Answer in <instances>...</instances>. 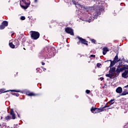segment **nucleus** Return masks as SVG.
I'll return each mask as SVG.
<instances>
[{
  "label": "nucleus",
  "mask_w": 128,
  "mask_h": 128,
  "mask_svg": "<svg viewBox=\"0 0 128 128\" xmlns=\"http://www.w3.org/2000/svg\"><path fill=\"white\" fill-rule=\"evenodd\" d=\"M26 96H40V94H36L30 91H26Z\"/></svg>",
  "instance_id": "7"
},
{
  "label": "nucleus",
  "mask_w": 128,
  "mask_h": 128,
  "mask_svg": "<svg viewBox=\"0 0 128 128\" xmlns=\"http://www.w3.org/2000/svg\"><path fill=\"white\" fill-rule=\"evenodd\" d=\"M34 2L36 3L38 2V0H34Z\"/></svg>",
  "instance_id": "41"
},
{
  "label": "nucleus",
  "mask_w": 128,
  "mask_h": 128,
  "mask_svg": "<svg viewBox=\"0 0 128 128\" xmlns=\"http://www.w3.org/2000/svg\"><path fill=\"white\" fill-rule=\"evenodd\" d=\"M18 118H20V114H18Z\"/></svg>",
  "instance_id": "43"
},
{
  "label": "nucleus",
  "mask_w": 128,
  "mask_h": 128,
  "mask_svg": "<svg viewBox=\"0 0 128 128\" xmlns=\"http://www.w3.org/2000/svg\"><path fill=\"white\" fill-rule=\"evenodd\" d=\"M42 66H44L46 64V63H44V62H42Z\"/></svg>",
  "instance_id": "37"
},
{
  "label": "nucleus",
  "mask_w": 128,
  "mask_h": 128,
  "mask_svg": "<svg viewBox=\"0 0 128 128\" xmlns=\"http://www.w3.org/2000/svg\"><path fill=\"white\" fill-rule=\"evenodd\" d=\"M20 20H26V17L24 16H22L20 17Z\"/></svg>",
  "instance_id": "28"
},
{
  "label": "nucleus",
  "mask_w": 128,
  "mask_h": 128,
  "mask_svg": "<svg viewBox=\"0 0 128 128\" xmlns=\"http://www.w3.org/2000/svg\"><path fill=\"white\" fill-rule=\"evenodd\" d=\"M65 32H66V34H70V36H74V30L70 27L66 28H65Z\"/></svg>",
  "instance_id": "9"
},
{
  "label": "nucleus",
  "mask_w": 128,
  "mask_h": 128,
  "mask_svg": "<svg viewBox=\"0 0 128 128\" xmlns=\"http://www.w3.org/2000/svg\"><path fill=\"white\" fill-rule=\"evenodd\" d=\"M5 98H10V94H6V95L5 96Z\"/></svg>",
  "instance_id": "32"
},
{
  "label": "nucleus",
  "mask_w": 128,
  "mask_h": 128,
  "mask_svg": "<svg viewBox=\"0 0 128 128\" xmlns=\"http://www.w3.org/2000/svg\"><path fill=\"white\" fill-rule=\"evenodd\" d=\"M8 26V22L6 20L3 21L1 25H0V30H4L6 28V26Z\"/></svg>",
  "instance_id": "8"
},
{
  "label": "nucleus",
  "mask_w": 128,
  "mask_h": 128,
  "mask_svg": "<svg viewBox=\"0 0 128 128\" xmlns=\"http://www.w3.org/2000/svg\"><path fill=\"white\" fill-rule=\"evenodd\" d=\"M26 40V38H23L22 40V44H24Z\"/></svg>",
  "instance_id": "29"
},
{
  "label": "nucleus",
  "mask_w": 128,
  "mask_h": 128,
  "mask_svg": "<svg viewBox=\"0 0 128 128\" xmlns=\"http://www.w3.org/2000/svg\"><path fill=\"white\" fill-rule=\"evenodd\" d=\"M111 108H108V110H110V109Z\"/></svg>",
  "instance_id": "47"
},
{
  "label": "nucleus",
  "mask_w": 128,
  "mask_h": 128,
  "mask_svg": "<svg viewBox=\"0 0 128 128\" xmlns=\"http://www.w3.org/2000/svg\"><path fill=\"white\" fill-rule=\"evenodd\" d=\"M124 88H128V84L126 85V86H124Z\"/></svg>",
  "instance_id": "40"
},
{
  "label": "nucleus",
  "mask_w": 128,
  "mask_h": 128,
  "mask_svg": "<svg viewBox=\"0 0 128 128\" xmlns=\"http://www.w3.org/2000/svg\"><path fill=\"white\" fill-rule=\"evenodd\" d=\"M114 100H116L115 98L112 99L110 101L108 102V104H110L109 105V106H112V104H114Z\"/></svg>",
  "instance_id": "20"
},
{
  "label": "nucleus",
  "mask_w": 128,
  "mask_h": 128,
  "mask_svg": "<svg viewBox=\"0 0 128 128\" xmlns=\"http://www.w3.org/2000/svg\"><path fill=\"white\" fill-rule=\"evenodd\" d=\"M72 2H73V4H76V1L72 0Z\"/></svg>",
  "instance_id": "38"
},
{
  "label": "nucleus",
  "mask_w": 128,
  "mask_h": 128,
  "mask_svg": "<svg viewBox=\"0 0 128 128\" xmlns=\"http://www.w3.org/2000/svg\"><path fill=\"white\" fill-rule=\"evenodd\" d=\"M116 67L110 68L109 70V74H106V76L110 78H113V76H114V72H116Z\"/></svg>",
  "instance_id": "2"
},
{
  "label": "nucleus",
  "mask_w": 128,
  "mask_h": 128,
  "mask_svg": "<svg viewBox=\"0 0 128 128\" xmlns=\"http://www.w3.org/2000/svg\"><path fill=\"white\" fill-rule=\"evenodd\" d=\"M120 70H118V68H116L115 72L114 73L115 78H118V76H120Z\"/></svg>",
  "instance_id": "14"
},
{
  "label": "nucleus",
  "mask_w": 128,
  "mask_h": 128,
  "mask_svg": "<svg viewBox=\"0 0 128 128\" xmlns=\"http://www.w3.org/2000/svg\"><path fill=\"white\" fill-rule=\"evenodd\" d=\"M20 36L21 37L20 38H22V36H24V35H22V34H20Z\"/></svg>",
  "instance_id": "39"
},
{
  "label": "nucleus",
  "mask_w": 128,
  "mask_h": 128,
  "mask_svg": "<svg viewBox=\"0 0 128 128\" xmlns=\"http://www.w3.org/2000/svg\"><path fill=\"white\" fill-rule=\"evenodd\" d=\"M14 128H16V127L14 126Z\"/></svg>",
  "instance_id": "45"
},
{
  "label": "nucleus",
  "mask_w": 128,
  "mask_h": 128,
  "mask_svg": "<svg viewBox=\"0 0 128 128\" xmlns=\"http://www.w3.org/2000/svg\"><path fill=\"white\" fill-rule=\"evenodd\" d=\"M106 52H106L103 50L102 54L104 56H106Z\"/></svg>",
  "instance_id": "31"
},
{
  "label": "nucleus",
  "mask_w": 128,
  "mask_h": 128,
  "mask_svg": "<svg viewBox=\"0 0 128 128\" xmlns=\"http://www.w3.org/2000/svg\"><path fill=\"white\" fill-rule=\"evenodd\" d=\"M76 38L78 40V42H77V44L80 45L82 44H85V46H88V42L86 40V39L80 37V36H77Z\"/></svg>",
  "instance_id": "1"
},
{
  "label": "nucleus",
  "mask_w": 128,
  "mask_h": 128,
  "mask_svg": "<svg viewBox=\"0 0 128 128\" xmlns=\"http://www.w3.org/2000/svg\"><path fill=\"white\" fill-rule=\"evenodd\" d=\"M103 50H104V52H110V50H108V47H106V46L103 48Z\"/></svg>",
  "instance_id": "23"
},
{
  "label": "nucleus",
  "mask_w": 128,
  "mask_h": 128,
  "mask_svg": "<svg viewBox=\"0 0 128 128\" xmlns=\"http://www.w3.org/2000/svg\"><path fill=\"white\" fill-rule=\"evenodd\" d=\"M13 96H20V94L18 93H10Z\"/></svg>",
  "instance_id": "25"
},
{
  "label": "nucleus",
  "mask_w": 128,
  "mask_h": 128,
  "mask_svg": "<svg viewBox=\"0 0 128 128\" xmlns=\"http://www.w3.org/2000/svg\"><path fill=\"white\" fill-rule=\"evenodd\" d=\"M100 66H102V64L100 63H98L97 64L98 68H100Z\"/></svg>",
  "instance_id": "33"
},
{
  "label": "nucleus",
  "mask_w": 128,
  "mask_h": 128,
  "mask_svg": "<svg viewBox=\"0 0 128 128\" xmlns=\"http://www.w3.org/2000/svg\"><path fill=\"white\" fill-rule=\"evenodd\" d=\"M122 62V60L119 61V65L118 66V68H120L121 66H124V63Z\"/></svg>",
  "instance_id": "22"
},
{
  "label": "nucleus",
  "mask_w": 128,
  "mask_h": 128,
  "mask_svg": "<svg viewBox=\"0 0 128 128\" xmlns=\"http://www.w3.org/2000/svg\"><path fill=\"white\" fill-rule=\"evenodd\" d=\"M31 38L32 40H36L40 38V32L36 31H31Z\"/></svg>",
  "instance_id": "4"
},
{
  "label": "nucleus",
  "mask_w": 128,
  "mask_h": 128,
  "mask_svg": "<svg viewBox=\"0 0 128 128\" xmlns=\"http://www.w3.org/2000/svg\"><path fill=\"white\" fill-rule=\"evenodd\" d=\"M9 46L11 48H16V47L15 46V45L14 44V43L12 42H10H10H9Z\"/></svg>",
  "instance_id": "18"
},
{
  "label": "nucleus",
  "mask_w": 128,
  "mask_h": 128,
  "mask_svg": "<svg viewBox=\"0 0 128 128\" xmlns=\"http://www.w3.org/2000/svg\"><path fill=\"white\" fill-rule=\"evenodd\" d=\"M14 35V33H12V36Z\"/></svg>",
  "instance_id": "44"
},
{
  "label": "nucleus",
  "mask_w": 128,
  "mask_h": 128,
  "mask_svg": "<svg viewBox=\"0 0 128 128\" xmlns=\"http://www.w3.org/2000/svg\"><path fill=\"white\" fill-rule=\"evenodd\" d=\"M54 52H56V49L54 48H52V49L49 50L48 54L50 56V58H52V56H54Z\"/></svg>",
  "instance_id": "10"
},
{
  "label": "nucleus",
  "mask_w": 128,
  "mask_h": 128,
  "mask_svg": "<svg viewBox=\"0 0 128 128\" xmlns=\"http://www.w3.org/2000/svg\"><path fill=\"white\" fill-rule=\"evenodd\" d=\"M109 62H110V68H112V66H114V64H116L117 63L114 60H110Z\"/></svg>",
  "instance_id": "19"
},
{
  "label": "nucleus",
  "mask_w": 128,
  "mask_h": 128,
  "mask_svg": "<svg viewBox=\"0 0 128 128\" xmlns=\"http://www.w3.org/2000/svg\"><path fill=\"white\" fill-rule=\"evenodd\" d=\"M10 116H12V120H16V114H14V109L10 110Z\"/></svg>",
  "instance_id": "13"
},
{
  "label": "nucleus",
  "mask_w": 128,
  "mask_h": 128,
  "mask_svg": "<svg viewBox=\"0 0 128 128\" xmlns=\"http://www.w3.org/2000/svg\"><path fill=\"white\" fill-rule=\"evenodd\" d=\"M116 92L117 94H122V87H118L116 88Z\"/></svg>",
  "instance_id": "16"
},
{
  "label": "nucleus",
  "mask_w": 128,
  "mask_h": 128,
  "mask_svg": "<svg viewBox=\"0 0 128 128\" xmlns=\"http://www.w3.org/2000/svg\"><path fill=\"white\" fill-rule=\"evenodd\" d=\"M100 80H104V78L103 77H101V78H100Z\"/></svg>",
  "instance_id": "36"
},
{
  "label": "nucleus",
  "mask_w": 128,
  "mask_h": 128,
  "mask_svg": "<svg viewBox=\"0 0 128 128\" xmlns=\"http://www.w3.org/2000/svg\"><path fill=\"white\" fill-rule=\"evenodd\" d=\"M90 40L92 42V44H96V40L94 39H90Z\"/></svg>",
  "instance_id": "26"
},
{
  "label": "nucleus",
  "mask_w": 128,
  "mask_h": 128,
  "mask_svg": "<svg viewBox=\"0 0 128 128\" xmlns=\"http://www.w3.org/2000/svg\"><path fill=\"white\" fill-rule=\"evenodd\" d=\"M110 106L106 105L104 107H103L104 110V108H110Z\"/></svg>",
  "instance_id": "34"
},
{
  "label": "nucleus",
  "mask_w": 128,
  "mask_h": 128,
  "mask_svg": "<svg viewBox=\"0 0 128 128\" xmlns=\"http://www.w3.org/2000/svg\"><path fill=\"white\" fill-rule=\"evenodd\" d=\"M102 88H104V86H102Z\"/></svg>",
  "instance_id": "50"
},
{
  "label": "nucleus",
  "mask_w": 128,
  "mask_h": 128,
  "mask_svg": "<svg viewBox=\"0 0 128 128\" xmlns=\"http://www.w3.org/2000/svg\"><path fill=\"white\" fill-rule=\"evenodd\" d=\"M102 12H104V8L102 6L100 8L98 9H96L95 12L92 14L94 18H98V16H100Z\"/></svg>",
  "instance_id": "3"
},
{
  "label": "nucleus",
  "mask_w": 128,
  "mask_h": 128,
  "mask_svg": "<svg viewBox=\"0 0 128 128\" xmlns=\"http://www.w3.org/2000/svg\"><path fill=\"white\" fill-rule=\"evenodd\" d=\"M22 2L23 5L21 4H20L21 8H24V10H26V8L30 6V1H28V0H22Z\"/></svg>",
  "instance_id": "5"
},
{
  "label": "nucleus",
  "mask_w": 128,
  "mask_h": 128,
  "mask_svg": "<svg viewBox=\"0 0 128 128\" xmlns=\"http://www.w3.org/2000/svg\"><path fill=\"white\" fill-rule=\"evenodd\" d=\"M20 92V90H6L4 88H2L0 89V94H4V92Z\"/></svg>",
  "instance_id": "6"
},
{
  "label": "nucleus",
  "mask_w": 128,
  "mask_h": 128,
  "mask_svg": "<svg viewBox=\"0 0 128 128\" xmlns=\"http://www.w3.org/2000/svg\"><path fill=\"white\" fill-rule=\"evenodd\" d=\"M114 60L117 63L118 62L120 61V58L118 59V54H116V55L114 58Z\"/></svg>",
  "instance_id": "17"
},
{
  "label": "nucleus",
  "mask_w": 128,
  "mask_h": 128,
  "mask_svg": "<svg viewBox=\"0 0 128 128\" xmlns=\"http://www.w3.org/2000/svg\"><path fill=\"white\" fill-rule=\"evenodd\" d=\"M120 60H122L124 62H128V60H126V59H124V58L122 59L120 58Z\"/></svg>",
  "instance_id": "27"
},
{
  "label": "nucleus",
  "mask_w": 128,
  "mask_h": 128,
  "mask_svg": "<svg viewBox=\"0 0 128 128\" xmlns=\"http://www.w3.org/2000/svg\"><path fill=\"white\" fill-rule=\"evenodd\" d=\"M37 70H40V68H37Z\"/></svg>",
  "instance_id": "48"
},
{
  "label": "nucleus",
  "mask_w": 128,
  "mask_h": 128,
  "mask_svg": "<svg viewBox=\"0 0 128 128\" xmlns=\"http://www.w3.org/2000/svg\"><path fill=\"white\" fill-rule=\"evenodd\" d=\"M83 8H84V10H86V8H86V6H83Z\"/></svg>",
  "instance_id": "42"
},
{
  "label": "nucleus",
  "mask_w": 128,
  "mask_h": 128,
  "mask_svg": "<svg viewBox=\"0 0 128 128\" xmlns=\"http://www.w3.org/2000/svg\"><path fill=\"white\" fill-rule=\"evenodd\" d=\"M128 65L124 64L123 66V68H118L119 72H122L124 70H128Z\"/></svg>",
  "instance_id": "12"
},
{
  "label": "nucleus",
  "mask_w": 128,
  "mask_h": 128,
  "mask_svg": "<svg viewBox=\"0 0 128 128\" xmlns=\"http://www.w3.org/2000/svg\"><path fill=\"white\" fill-rule=\"evenodd\" d=\"M0 126H1V125H0Z\"/></svg>",
  "instance_id": "49"
},
{
  "label": "nucleus",
  "mask_w": 128,
  "mask_h": 128,
  "mask_svg": "<svg viewBox=\"0 0 128 128\" xmlns=\"http://www.w3.org/2000/svg\"><path fill=\"white\" fill-rule=\"evenodd\" d=\"M5 120H12V116H7L5 117Z\"/></svg>",
  "instance_id": "24"
},
{
  "label": "nucleus",
  "mask_w": 128,
  "mask_h": 128,
  "mask_svg": "<svg viewBox=\"0 0 128 128\" xmlns=\"http://www.w3.org/2000/svg\"><path fill=\"white\" fill-rule=\"evenodd\" d=\"M104 108H96V112H94V114H98V112H104Z\"/></svg>",
  "instance_id": "15"
},
{
  "label": "nucleus",
  "mask_w": 128,
  "mask_h": 128,
  "mask_svg": "<svg viewBox=\"0 0 128 128\" xmlns=\"http://www.w3.org/2000/svg\"><path fill=\"white\" fill-rule=\"evenodd\" d=\"M12 42H13V44L15 45L16 48H18V46H20V41H18V39H15Z\"/></svg>",
  "instance_id": "11"
},
{
  "label": "nucleus",
  "mask_w": 128,
  "mask_h": 128,
  "mask_svg": "<svg viewBox=\"0 0 128 128\" xmlns=\"http://www.w3.org/2000/svg\"><path fill=\"white\" fill-rule=\"evenodd\" d=\"M44 70H46V69L44 68Z\"/></svg>",
  "instance_id": "51"
},
{
  "label": "nucleus",
  "mask_w": 128,
  "mask_h": 128,
  "mask_svg": "<svg viewBox=\"0 0 128 128\" xmlns=\"http://www.w3.org/2000/svg\"><path fill=\"white\" fill-rule=\"evenodd\" d=\"M24 50H26V48H24Z\"/></svg>",
  "instance_id": "46"
},
{
  "label": "nucleus",
  "mask_w": 128,
  "mask_h": 128,
  "mask_svg": "<svg viewBox=\"0 0 128 128\" xmlns=\"http://www.w3.org/2000/svg\"><path fill=\"white\" fill-rule=\"evenodd\" d=\"M96 108L92 106L90 108V112H92V114H94V112H96Z\"/></svg>",
  "instance_id": "21"
},
{
  "label": "nucleus",
  "mask_w": 128,
  "mask_h": 128,
  "mask_svg": "<svg viewBox=\"0 0 128 128\" xmlns=\"http://www.w3.org/2000/svg\"><path fill=\"white\" fill-rule=\"evenodd\" d=\"M86 94H90V90H86Z\"/></svg>",
  "instance_id": "30"
},
{
  "label": "nucleus",
  "mask_w": 128,
  "mask_h": 128,
  "mask_svg": "<svg viewBox=\"0 0 128 128\" xmlns=\"http://www.w3.org/2000/svg\"><path fill=\"white\" fill-rule=\"evenodd\" d=\"M90 56L91 58H96V55L91 54V55Z\"/></svg>",
  "instance_id": "35"
}]
</instances>
